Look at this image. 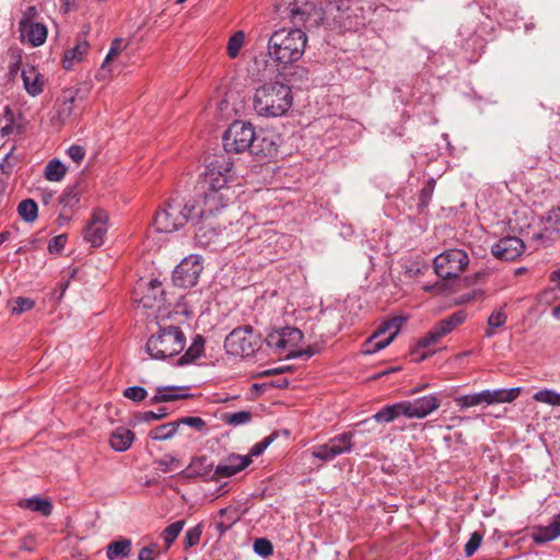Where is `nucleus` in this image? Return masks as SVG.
Instances as JSON below:
<instances>
[{
  "mask_svg": "<svg viewBox=\"0 0 560 560\" xmlns=\"http://www.w3.org/2000/svg\"><path fill=\"white\" fill-rule=\"evenodd\" d=\"M293 23V28L275 31L268 39L267 56L276 65L277 71H283L302 58L307 44L304 28L317 27L324 20V11L311 0H282L278 7Z\"/></svg>",
  "mask_w": 560,
  "mask_h": 560,
  "instance_id": "nucleus-1",
  "label": "nucleus"
},
{
  "mask_svg": "<svg viewBox=\"0 0 560 560\" xmlns=\"http://www.w3.org/2000/svg\"><path fill=\"white\" fill-rule=\"evenodd\" d=\"M292 103L291 86L279 81H270L256 89L253 106L258 116L276 118L285 115Z\"/></svg>",
  "mask_w": 560,
  "mask_h": 560,
  "instance_id": "nucleus-2",
  "label": "nucleus"
},
{
  "mask_svg": "<svg viewBox=\"0 0 560 560\" xmlns=\"http://www.w3.org/2000/svg\"><path fill=\"white\" fill-rule=\"evenodd\" d=\"M467 319V313L459 310L450 316L439 320L423 337H421L410 351L412 361L421 362L433 354L434 350H427L438 345L445 336L451 334L456 327L460 326Z\"/></svg>",
  "mask_w": 560,
  "mask_h": 560,
  "instance_id": "nucleus-3",
  "label": "nucleus"
},
{
  "mask_svg": "<svg viewBox=\"0 0 560 560\" xmlns=\"http://www.w3.org/2000/svg\"><path fill=\"white\" fill-rule=\"evenodd\" d=\"M196 210L195 205L184 202L178 198L170 199L154 214L153 228L158 233H173L180 230Z\"/></svg>",
  "mask_w": 560,
  "mask_h": 560,
  "instance_id": "nucleus-4",
  "label": "nucleus"
},
{
  "mask_svg": "<svg viewBox=\"0 0 560 560\" xmlns=\"http://www.w3.org/2000/svg\"><path fill=\"white\" fill-rule=\"evenodd\" d=\"M186 345V337L177 326L160 327L147 341L145 351L155 360H166L179 354Z\"/></svg>",
  "mask_w": 560,
  "mask_h": 560,
  "instance_id": "nucleus-5",
  "label": "nucleus"
},
{
  "mask_svg": "<svg viewBox=\"0 0 560 560\" xmlns=\"http://www.w3.org/2000/svg\"><path fill=\"white\" fill-rule=\"evenodd\" d=\"M303 339V332L299 328L294 327H282L280 329H276L270 331L266 337L267 346L281 353L282 351H288L285 354L287 359H298V358H311L316 351L312 347H307L305 349L295 350L294 348L299 346V343Z\"/></svg>",
  "mask_w": 560,
  "mask_h": 560,
  "instance_id": "nucleus-6",
  "label": "nucleus"
},
{
  "mask_svg": "<svg viewBox=\"0 0 560 560\" xmlns=\"http://www.w3.org/2000/svg\"><path fill=\"white\" fill-rule=\"evenodd\" d=\"M259 347L260 338L250 326L234 328L224 340L226 353L234 357H250Z\"/></svg>",
  "mask_w": 560,
  "mask_h": 560,
  "instance_id": "nucleus-7",
  "label": "nucleus"
},
{
  "mask_svg": "<svg viewBox=\"0 0 560 560\" xmlns=\"http://www.w3.org/2000/svg\"><path fill=\"white\" fill-rule=\"evenodd\" d=\"M255 140V129L250 122L235 120L222 136V145L228 153L249 151Z\"/></svg>",
  "mask_w": 560,
  "mask_h": 560,
  "instance_id": "nucleus-8",
  "label": "nucleus"
},
{
  "mask_svg": "<svg viewBox=\"0 0 560 560\" xmlns=\"http://www.w3.org/2000/svg\"><path fill=\"white\" fill-rule=\"evenodd\" d=\"M353 438L354 433L351 431L337 434L326 443L313 446L311 448L312 457L322 463H328L342 454H349L354 446Z\"/></svg>",
  "mask_w": 560,
  "mask_h": 560,
  "instance_id": "nucleus-9",
  "label": "nucleus"
},
{
  "mask_svg": "<svg viewBox=\"0 0 560 560\" xmlns=\"http://www.w3.org/2000/svg\"><path fill=\"white\" fill-rule=\"evenodd\" d=\"M435 273L442 279L457 278L468 266L469 258L465 250L447 249L434 258Z\"/></svg>",
  "mask_w": 560,
  "mask_h": 560,
  "instance_id": "nucleus-10",
  "label": "nucleus"
},
{
  "mask_svg": "<svg viewBox=\"0 0 560 560\" xmlns=\"http://www.w3.org/2000/svg\"><path fill=\"white\" fill-rule=\"evenodd\" d=\"M195 241L200 247L213 250L230 243L226 226L213 222L212 219H201L195 231Z\"/></svg>",
  "mask_w": 560,
  "mask_h": 560,
  "instance_id": "nucleus-11",
  "label": "nucleus"
},
{
  "mask_svg": "<svg viewBox=\"0 0 560 560\" xmlns=\"http://www.w3.org/2000/svg\"><path fill=\"white\" fill-rule=\"evenodd\" d=\"M202 269V258L198 255H190L176 266L172 280L176 287L192 288L197 284Z\"/></svg>",
  "mask_w": 560,
  "mask_h": 560,
  "instance_id": "nucleus-12",
  "label": "nucleus"
},
{
  "mask_svg": "<svg viewBox=\"0 0 560 560\" xmlns=\"http://www.w3.org/2000/svg\"><path fill=\"white\" fill-rule=\"evenodd\" d=\"M404 317H393L385 322L366 341L365 353L373 354L386 348L398 335Z\"/></svg>",
  "mask_w": 560,
  "mask_h": 560,
  "instance_id": "nucleus-13",
  "label": "nucleus"
},
{
  "mask_svg": "<svg viewBox=\"0 0 560 560\" xmlns=\"http://www.w3.org/2000/svg\"><path fill=\"white\" fill-rule=\"evenodd\" d=\"M228 200L222 191L199 190V200L190 202V205L196 206L192 217L199 215L200 219H212L217 212L226 207Z\"/></svg>",
  "mask_w": 560,
  "mask_h": 560,
  "instance_id": "nucleus-14",
  "label": "nucleus"
},
{
  "mask_svg": "<svg viewBox=\"0 0 560 560\" xmlns=\"http://www.w3.org/2000/svg\"><path fill=\"white\" fill-rule=\"evenodd\" d=\"M231 167L226 166H215L211 163L207 171L202 175V179L199 183V190H208V191H222L228 189L226 185L229 182V173Z\"/></svg>",
  "mask_w": 560,
  "mask_h": 560,
  "instance_id": "nucleus-15",
  "label": "nucleus"
},
{
  "mask_svg": "<svg viewBox=\"0 0 560 560\" xmlns=\"http://www.w3.org/2000/svg\"><path fill=\"white\" fill-rule=\"evenodd\" d=\"M252 464L250 456L230 454L223 458L214 468L211 480L230 478L244 470Z\"/></svg>",
  "mask_w": 560,
  "mask_h": 560,
  "instance_id": "nucleus-16",
  "label": "nucleus"
},
{
  "mask_svg": "<svg viewBox=\"0 0 560 560\" xmlns=\"http://www.w3.org/2000/svg\"><path fill=\"white\" fill-rule=\"evenodd\" d=\"M107 233V214L103 210L93 213L84 230V240L92 247H100L104 244Z\"/></svg>",
  "mask_w": 560,
  "mask_h": 560,
  "instance_id": "nucleus-17",
  "label": "nucleus"
},
{
  "mask_svg": "<svg viewBox=\"0 0 560 560\" xmlns=\"http://www.w3.org/2000/svg\"><path fill=\"white\" fill-rule=\"evenodd\" d=\"M524 250V242L517 236L502 237L491 247V253L495 258L506 261L515 260Z\"/></svg>",
  "mask_w": 560,
  "mask_h": 560,
  "instance_id": "nucleus-18",
  "label": "nucleus"
},
{
  "mask_svg": "<svg viewBox=\"0 0 560 560\" xmlns=\"http://www.w3.org/2000/svg\"><path fill=\"white\" fill-rule=\"evenodd\" d=\"M404 402L406 407V417L409 419L425 418L441 406V400L433 394L417 398L412 401Z\"/></svg>",
  "mask_w": 560,
  "mask_h": 560,
  "instance_id": "nucleus-19",
  "label": "nucleus"
},
{
  "mask_svg": "<svg viewBox=\"0 0 560 560\" xmlns=\"http://www.w3.org/2000/svg\"><path fill=\"white\" fill-rule=\"evenodd\" d=\"M279 137L261 131L255 132V140L250 149V153L258 158H273L278 153Z\"/></svg>",
  "mask_w": 560,
  "mask_h": 560,
  "instance_id": "nucleus-20",
  "label": "nucleus"
},
{
  "mask_svg": "<svg viewBox=\"0 0 560 560\" xmlns=\"http://www.w3.org/2000/svg\"><path fill=\"white\" fill-rule=\"evenodd\" d=\"M20 37L23 43H28L32 47L43 45L47 38V27L43 23L19 22Z\"/></svg>",
  "mask_w": 560,
  "mask_h": 560,
  "instance_id": "nucleus-21",
  "label": "nucleus"
},
{
  "mask_svg": "<svg viewBox=\"0 0 560 560\" xmlns=\"http://www.w3.org/2000/svg\"><path fill=\"white\" fill-rule=\"evenodd\" d=\"M529 537L536 545H545L560 537V513L548 525L533 527Z\"/></svg>",
  "mask_w": 560,
  "mask_h": 560,
  "instance_id": "nucleus-22",
  "label": "nucleus"
},
{
  "mask_svg": "<svg viewBox=\"0 0 560 560\" xmlns=\"http://www.w3.org/2000/svg\"><path fill=\"white\" fill-rule=\"evenodd\" d=\"M90 50V44L83 35H79L75 45L65 51L62 67L70 70L74 63L81 62Z\"/></svg>",
  "mask_w": 560,
  "mask_h": 560,
  "instance_id": "nucleus-23",
  "label": "nucleus"
},
{
  "mask_svg": "<svg viewBox=\"0 0 560 560\" xmlns=\"http://www.w3.org/2000/svg\"><path fill=\"white\" fill-rule=\"evenodd\" d=\"M189 387L187 386H165L158 387L156 394L150 398V405H156L160 402L174 401L178 399H186L191 396L188 393Z\"/></svg>",
  "mask_w": 560,
  "mask_h": 560,
  "instance_id": "nucleus-24",
  "label": "nucleus"
},
{
  "mask_svg": "<svg viewBox=\"0 0 560 560\" xmlns=\"http://www.w3.org/2000/svg\"><path fill=\"white\" fill-rule=\"evenodd\" d=\"M214 468L213 463L207 456H196L186 468L185 475L188 478H209L211 480Z\"/></svg>",
  "mask_w": 560,
  "mask_h": 560,
  "instance_id": "nucleus-25",
  "label": "nucleus"
},
{
  "mask_svg": "<svg viewBox=\"0 0 560 560\" xmlns=\"http://www.w3.org/2000/svg\"><path fill=\"white\" fill-rule=\"evenodd\" d=\"M22 80L24 89L30 95L36 96L43 92L44 77L34 67L23 69Z\"/></svg>",
  "mask_w": 560,
  "mask_h": 560,
  "instance_id": "nucleus-26",
  "label": "nucleus"
},
{
  "mask_svg": "<svg viewBox=\"0 0 560 560\" xmlns=\"http://www.w3.org/2000/svg\"><path fill=\"white\" fill-rule=\"evenodd\" d=\"M135 440V433L125 428L119 427L113 431L109 438V444L116 452L127 451Z\"/></svg>",
  "mask_w": 560,
  "mask_h": 560,
  "instance_id": "nucleus-27",
  "label": "nucleus"
},
{
  "mask_svg": "<svg viewBox=\"0 0 560 560\" xmlns=\"http://www.w3.org/2000/svg\"><path fill=\"white\" fill-rule=\"evenodd\" d=\"M486 405L512 402L520 395V387L514 388H500V389H485Z\"/></svg>",
  "mask_w": 560,
  "mask_h": 560,
  "instance_id": "nucleus-28",
  "label": "nucleus"
},
{
  "mask_svg": "<svg viewBox=\"0 0 560 560\" xmlns=\"http://www.w3.org/2000/svg\"><path fill=\"white\" fill-rule=\"evenodd\" d=\"M131 547V540L128 538L112 541L106 548V557L108 560L125 559L130 556Z\"/></svg>",
  "mask_w": 560,
  "mask_h": 560,
  "instance_id": "nucleus-29",
  "label": "nucleus"
},
{
  "mask_svg": "<svg viewBox=\"0 0 560 560\" xmlns=\"http://www.w3.org/2000/svg\"><path fill=\"white\" fill-rule=\"evenodd\" d=\"M19 506L37 512L44 516H49L52 512V503L48 499L32 497L19 502Z\"/></svg>",
  "mask_w": 560,
  "mask_h": 560,
  "instance_id": "nucleus-30",
  "label": "nucleus"
},
{
  "mask_svg": "<svg viewBox=\"0 0 560 560\" xmlns=\"http://www.w3.org/2000/svg\"><path fill=\"white\" fill-rule=\"evenodd\" d=\"M400 416L406 417V407L404 401L383 407L373 416V418L377 422H392Z\"/></svg>",
  "mask_w": 560,
  "mask_h": 560,
  "instance_id": "nucleus-31",
  "label": "nucleus"
},
{
  "mask_svg": "<svg viewBox=\"0 0 560 560\" xmlns=\"http://www.w3.org/2000/svg\"><path fill=\"white\" fill-rule=\"evenodd\" d=\"M205 341L201 336H197L190 347L185 351V353L177 360V365L183 366L186 364H190L199 359L203 354Z\"/></svg>",
  "mask_w": 560,
  "mask_h": 560,
  "instance_id": "nucleus-32",
  "label": "nucleus"
},
{
  "mask_svg": "<svg viewBox=\"0 0 560 560\" xmlns=\"http://www.w3.org/2000/svg\"><path fill=\"white\" fill-rule=\"evenodd\" d=\"M178 427H179L178 420L173 421V422L163 423V424L158 425L154 429H152L149 433V436L154 441L168 440V439H172L176 434Z\"/></svg>",
  "mask_w": 560,
  "mask_h": 560,
  "instance_id": "nucleus-33",
  "label": "nucleus"
},
{
  "mask_svg": "<svg viewBox=\"0 0 560 560\" xmlns=\"http://www.w3.org/2000/svg\"><path fill=\"white\" fill-rule=\"evenodd\" d=\"M144 306L152 307L150 300L155 303H161L164 301V290L162 287V282L158 279H152L148 284V292L144 295Z\"/></svg>",
  "mask_w": 560,
  "mask_h": 560,
  "instance_id": "nucleus-34",
  "label": "nucleus"
},
{
  "mask_svg": "<svg viewBox=\"0 0 560 560\" xmlns=\"http://www.w3.org/2000/svg\"><path fill=\"white\" fill-rule=\"evenodd\" d=\"M18 213L25 222H34L38 215L37 203L33 199H24L18 206Z\"/></svg>",
  "mask_w": 560,
  "mask_h": 560,
  "instance_id": "nucleus-35",
  "label": "nucleus"
},
{
  "mask_svg": "<svg viewBox=\"0 0 560 560\" xmlns=\"http://www.w3.org/2000/svg\"><path fill=\"white\" fill-rule=\"evenodd\" d=\"M253 418L250 411L241 410L237 412H225L222 413L221 420L223 423L232 427H238L248 423Z\"/></svg>",
  "mask_w": 560,
  "mask_h": 560,
  "instance_id": "nucleus-36",
  "label": "nucleus"
},
{
  "mask_svg": "<svg viewBox=\"0 0 560 560\" xmlns=\"http://www.w3.org/2000/svg\"><path fill=\"white\" fill-rule=\"evenodd\" d=\"M185 526V521L179 520L172 524H170L161 534L164 544H165V550H168L173 542L176 540L180 532L183 530Z\"/></svg>",
  "mask_w": 560,
  "mask_h": 560,
  "instance_id": "nucleus-37",
  "label": "nucleus"
},
{
  "mask_svg": "<svg viewBox=\"0 0 560 560\" xmlns=\"http://www.w3.org/2000/svg\"><path fill=\"white\" fill-rule=\"evenodd\" d=\"M66 166L57 159L48 162L45 168V177L50 182H60L66 175Z\"/></svg>",
  "mask_w": 560,
  "mask_h": 560,
  "instance_id": "nucleus-38",
  "label": "nucleus"
},
{
  "mask_svg": "<svg viewBox=\"0 0 560 560\" xmlns=\"http://www.w3.org/2000/svg\"><path fill=\"white\" fill-rule=\"evenodd\" d=\"M435 184V179L431 177L425 182L424 186L420 190L418 202L419 212H423L429 207L433 197Z\"/></svg>",
  "mask_w": 560,
  "mask_h": 560,
  "instance_id": "nucleus-39",
  "label": "nucleus"
},
{
  "mask_svg": "<svg viewBox=\"0 0 560 560\" xmlns=\"http://www.w3.org/2000/svg\"><path fill=\"white\" fill-rule=\"evenodd\" d=\"M455 402L460 408H470L481 404H486L485 390L475 394L463 395L455 398Z\"/></svg>",
  "mask_w": 560,
  "mask_h": 560,
  "instance_id": "nucleus-40",
  "label": "nucleus"
},
{
  "mask_svg": "<svg viewBox=\"0 0 560 560\" xmlns=\"http://www.w3.org/2000/svg\"><path fill=\"white\" fill-rule=\"evenodd\" d=\"M245 34L243 31L235 32L228 42L226 52L232 59L236 58L244 45Z\"/></svg>",
  "mask_w": 560,
  "mask_h": 560,
  "instance_id": "nucleus-41",
  "label": "nucleus"
},
{
  "mask_svg": "<svg viewBox=\"0 0 560 560\" xmlns=\"http://www.w3.org/2000/svg\"><path fill=\"white\" fill-rule=\"evenodd\" d=\"M533 398L538 402L560 407V394L552 389L538 390L534 394Z\"/></svg>",
  "mask_w": 560,
  "mask_h": 560,
  "instance_id": "nucleus-42",
  "label": "nucleus"
},
{
  "mask_svg": "<svg viewBox=\"0 0 560 560\" xmlns=\"http://www.w3.org/2000/svg\"><path fill=\"white\" fill-rule=\"evenodd\" d=\"M508 314L505 312V304L495 308L488 317V326L490 328H500L505 325Z\"/></svg>",
  "mask_w": 560,
  "mask_h": 560,
  "instance_id": "nucleus-43",
  "label": "nucleus"
},
{
  "mask_svg": "<svg viewBox=\"0 0 560 560\" xmlns=\"http://www.w3.org/2000/svg\"><path fill=\"white\" fill-rule=\"evenodd\" d=\"M277 436L278 433L272 432L270 435L266 436L260 442L254 444L246 456H250V459L253 460V457L261 455L265 452V450L277 439Z\"/></svg>",
  "mask_w": 560,
  "mask_h": 560,
  "instance_id": "nucleus-44",
  "label": "nucleus"
},
{
  "mask_svg": "<svg viewBox=\"0 0 560 560\" xmlns=\"http://www.w3.org/2000/svg\"><path fill=\"white\" fill-rule=\"evenodd\" d=\"M79 201L80 197L75 187L67 188L59 197V203L62 205L63 208H73Z\"/></svg>",
  "mask_w": 560,
  "mask_h": 560,
  "instance_id": "nucleus-45",
  "label": "nucleus"
},
{
  "mask_svg": "<svg viewBox=\"0 0 560 560\" xmlns=\"http://www.w3.org/2000/svg\"><path fill=\"white\" fill-rule=\"evenodd\" d=\"M122 395L127 399H130L135 402H140L147 398L148 392L144 387L135 385L125 388Z\"/></svg>",
  "mask_w": 560,
  "mask_h": 560,
  "instance_id": "nucleus-46",
  "label": "nucleus"
},
{
  "mask_svg": "<svg viewBox=\"0 0 560 560\" xmlns=\"http://www.w3.org/2000/svg\"><path fill=\"white\" fill-rule=\"evenodd\" d=\"M202 534V525L198 524L189 528L185 534V548H190L199 544Z\"/></svg>",
  "mask_w": 560,
  "mask_h": 560,
  "instance_id": "nucleus-47",
  "label": "nucleus"
},
{
  "mask_svg": "<svg viewBox=\"0 0 560 560\" xmlns=\"http://www.w3.org/2000/svg\"><path fill=\"white\" fill-rule=\"evenodd\" d=\"M167 409L165 407L159 408L156 412L154 411H143L136 415V418L140 422H150L154 420L164 419L167 416Z\"/></svg>",
  "mask_w": 560,
  "mask_h": 560,
  "instance_id": "nucleus-48",
  "label": "nucleus"
},
{
  "mask_svg": "<svg viewBox=\"0 0 560 560\" xmlns=\"http://www.w3.org/2000/svg\"><path fill=\"white\" fill-rule=\"evenodd\" d=\"M5 118L9 122L0 129V137L4 138L13 133H20L21 128L13 121V113L9 107L5 108Z\"/></svg>",
  "mask_w": 560,
  "mask_h": 560,
  "instance_id": "nucleus-49",
  "label": "nucleus"
},
{
  "mask_svg": "<svg viewBox=\"0 0 560 560\" xmlns=\"http://www.w3.org/2000/svg\"><path fill=\"white\" fill-rule=\"evenodd\" d=\"M288 68L291 70V72L289 74H284V77L290 75V78L287 79L289 83L293 84L296 82H302L308 77V71L304 67L291 65Z\"/></svg>",
  "mask_w": 560,
  "mask_h": 560,
  "instance_id": "nucleus-50",
  "label": "nucleus"
},
{
  "mask_svg": "<svg viewBox=\"0 0 560 560\" xmlns=\"http://www.w3.org/2000/svg\"><path fill=\"white\" fill-rule=\"evenodd\" d=\"M254 551L261 557H269L273 552L272 544L267 538H257L254 541Z\"/></svg>",
  "mask_w": 560,
  "mask_h": 560,
  "instance_id": "nucleus-51",
  "label": "nucleus"
},
{
  "mask_svg": "<svg viewBox=\"0 0 560 560\" xmlns=\"http://www.w3.org/2000/svg\"><path fill=\"white\" fill-rule=\"evenodd\" d=\"M179 425L186 424L194 428L196 431L205 433L207 431V423L200 417H183L178 420Z\"/></svg>",
  "mask_w": 560,
  "mask_h": 560,
  "instance_id": "nucleus-52",
  "label": "nucleus"
},
{
  "mask_svg": "<svg viewBox=\"0 0 560 560\" xmlns=\"http://www.w3.org/2000/svg\"><path fill=\"white\" fill-rule=\"evenodd\" d=\"M122 47V40L120 38H116L112 42L109 51L107 52L103 63H102V70H106L108 63L114 60L120 52Z\"/></svg>",
  "mask_w": 560,
  "mask_h": 560,
  "instance_id": "nucleus-53",
  "label": "nucleus"
},
{
  "mask_svg": "<svg viewBox=\"0 0 560 560\" xmlns=\"http://www.w3.org/2000/svg\"><path fill=\"white\" fill-rule=\"evenodd\" d=\"M482 541V536L478 532H474L467 544L465 545V555L467 557H471L480 547V544Z\"/></svg>",
  "mask_w": 560,
  "mask_h": 560,
  "instance_id": "nucleus-54",
  "label": "nucleus"
},
{
  "mask_svg": "<svg viewBox=\"0 0 560 560\" xmlns=\"http://www.w3.org/2000/svg\"><path fill=\"white\" fill-rule=\"evenodd\" d=\"M67 234H59L52 237L48 243V252L50 254H59L67 244Z\"/></svg>",
  "mask_w": 560,
  "mask_h": 560,
  "instance_id": "nucleus-55",
  "label": "nucleus"
},
{
  "mask_svg": "<svg viewBox=\"0 0 560 560\" xmlns=\"http://www.w3.org/2000/svg\"><path fill=\"white\" fill-rule=\"evenodd\" d=\"M34 306V301L28 298H18L15 301V306L12 312L16 314H21L23 312L32 310Z\"/></svg>",
  "mask_w": 560,
  "mask_h": 560,
  "instance_id": "nucleus-56",
  "label": "nucleus"
},
{
  "mask_svg": "<svg viewBox=\"0 0 560 560\" xmlns=\"http://www.w3.org/2000/svg\"><path fill=\"white\" fill-rule=\"evenodd\" d=\"M67 153L73 162L80 163L85 156V149L82 145L72 144L67 150Z\"/></svg>",
  "mask_w": 560,
  "mask_h": 560,
  "instance_id": "nucleus-57",
  "label": "nucleus"
},
{
  "mask_svg": "<svg viewBox=\"0 0 560 560\" xmlns=\"http://www.w3.org/2000/svg\"><path fill=\"white\" fill-rule=\"evenodd\" d=\"M73 97L65 100L58 109V117L60 119L68 118L72 113Z\"/></svg>",
  "mask_w": 560,
  "mask_h": 560,
  "instance_id": "nucleus-58",
  "label": "nucleus"
},
{
  "mask_svg": "<svg viewBox=\"0 0 560 560\" xmlns=\"http://www.w3.org/2000/svg\"><path fill=\"white\" fill-rule=\"evenodd\" d=\"M236 518L229 516L226 520H221L215 522V528L219 532L220 536L226 533L232 525L235 523Z\"/></svg>",
  "mask_w": 560,
  "mask_h": 560,
  "instance_id": "nucleus-59",
  "label": "nucleus"
},
{
  "mask_svg": "<svg viewBox=\"0 0 560 560\" xmlns=\"http://www.w3.org/2000/svg\"><path fill=\"white\" fill-rule=\"evenodd\" d=\"M38 12L35 5H30L23 12L22 19L20 21H24L26 23H34Z\"/></svg>",
  "mask_w": 560,
  "mask_h": 560,
  "instance_id": "nucleus-60",
  "label": "nucleus"
},
{
  "mask_svg": "<svg viewBox=\"0 0 560 560\" xmlns=\"http://www.w3.org/2000/svg\"><path fill=\"white\" fill-rule=\"evenodd\" d=\"M22 548L27 551H33L35 548V540L33 537H25L22 540Z\"/></svg>",
  "mask_w": 560,
  "mask_h": 560,
  "instance_id": "nucleus-61",
  "label": "nucleus"
},
{
  "mask_svg": "<svg viewBox=\"0 0 560 560\" xmlns=\"http://www.w3.org/2000/svg\"><path fill=\"white\" fill-rule=\"evenodd\" d=\"M138 560H156L155 556L150 553V550H142L140 549L138 555Z\"/></svg>",
  "mask_w": 560,
  "mask_h": 560,
  "instance_id": "nucleus-62",
  "label": "nucleus"
},
{
  "mask_svg": "<svg viewBox=\"0 0 560 560\" xmlns=\"http://www.w3.org/2000/svg\"><path fill=\"white\" fill-rule=\"evenodd\" d=\"M176 462H177V459H176L175 457H173V456H171V455H166V456H164V457L159 462V464H160V466H166V467H167L168 465H171V464H173V463H176Z\"/></svg>",
  "mask_w": 560,
  "mask_h": 560,
  "instance_id": "nucleus-63",
  "label": "nucleus"
},
{
  "mask_svg": "<svg viewBox=\"0 0 560 560\" xmlns=\"http://www.w3.org/2000/svg\"><path fill=\"white\" fill-rule=\"evenodd\" d=\"M550 281L560 285V268L550 273Z\"/></svg>",
  "mask_w": 560,
  "mask_h": 560,
  "instance_id": "nucleus-64",
  "label": "nucleus"
}]
</instances>
